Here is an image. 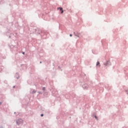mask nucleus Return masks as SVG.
Listing matches in <instances>:
<instances>
[{"label": "nucleus", "mask_w": 128, "mask_h": 128, "mask_svg": "<svg viewBox=\"0 0 128 128\" xmlns=\"http://www.w3.org/2000/svg\"><path fill=\"white\" fill-rule=\"evenodd\" d=\"M23 122L22 119H20L16 121V124L18 126H20V124H22Z\"/></svg>", "instance_id": "obj_1"}, {"label": "nucleus", "mask_w": 128, "mask_h": 128, "mask_svg": "<svg viewBox=\"0 0 128 128\" xmlns=\"http://www.w3.org/2000/svg\"><path fill=\"white\" fill-rule=\"evenodd\" d=\"M41 116H44V114H42Z\"/></svg>", "instance_id": "obj_6"}, {"label": "nucleus", "mask_w": 128, "mask_h": 128, "mask_svg": "<svg viewBox=\"0 0 128 128\" xmlns=\"http://www.w3.org/2000/svg\"><path fill=\"white\" fill-rule=\"evenodd\" d=\"M34 92H34V91H33L32 93L34 94Z\"/></svg>", "instance_id": "obj_9"}, {"label": "nucleus", "mask_w": 128, "mask_h": 128, "mask_svg": "<svg viewBox=\"0 0 128 128\" xmlns=\"http://www.w3.org/2000/svg\"><path fill=\"white\" fill-rule=\"evenodd\" d=\"M108 62H109V61H108V62H106V64H104V65H105V66H108Z\"/></svg>", "instance_id": "obj_4"}, {"label": "nucleus", "mask_w": 128, "mask_h": 128, "mask_svg": "<svg viewBox=\"0 0 128 128\" xmlns=\"http://www.w3.org/2000/svg\"><path fill=\"white\" fill-rule=\"evenodd\" d=\"M78 36V37L80 36Z\"/></svg>", "instance_id": "obj_13"}, {"label": "nucleus", "mask_w": 128, "mask_h": 128, "mask_svg": "<svg viewBox=\"0 0 128 128\" xmlns=\"http://www.w3.org/2000/svg\"><path fill=\"white\" fill-rule=\"evenodd\" d=\"M59 10H60L62 12L61 14H63L64 13V10H62V8H60Z\"/></svg>", "instance_id": "obj_2"}, {"label": "nucleus", "mask_w": 128, "mask_h": 128, "mask_svg": "<svg viewBox=\"0 0 128 128\" xmlns=\"http://www.w3.org/2000/svg\"><path fill=\"white\" fill-rule=\"evenodd\" d=\"M14 88H16V86H14V87H13Z\"/></svg>", "instance_id": "obj_8"}, {"label": "nucleus", "mask_w": 128, "mask_h": 128, "mask_svg": "<svg viewBox=\"0 0 128 128\" xmlns=\"http://www.w3.org/2000/svg\"><path fill=\"white\" fill-rule=\"evenodd\" d=\"M44 90V88H43Z\"/></svg>", "instance_id": "obj_10"}, {"label": "nucleus", "mask_w": 128, "mask_h": 128, "mask_svg": "<svg viewBox=\"0 0 128 128\" xmlns=\"http://www.w3.org/2000/svg\"><path fill=\"white\" fill-rule=\"evenodd\" d=\"M70 36H72V34H70Z\"/></svg>", "instance_id": "obj_5"}, {"label": "nucleus", "mask_w": 128, "mask_h": 128, "mask_svg": "<svg viewBox=\"0 0 128 128\" xmlns=\"http://www.w3.org/2000/svg\"><path fill=\"white\" fill-rule=\"evenodd\" d=\"M22 54H24V52H22Z\"/></svg>", "instance_id": "obj_7"}, {"label": "nucleus", "mask_w": 128, "mask_h": 128, "mask_svg": "<svg viewBox=\"0 0 128 128\" xmlns=\"http://www.w3.org/2000/svg\"><path fill=\"white\" fill-rule=\"evenodd\" d=\"M96 118V116H95Z\"/></svg>", "instance_id": "obj_11"}, {"label": "nucleus", "mask_w": 128, "mask_h": 128, "mask_svg": "<svg viewBox=\"0 0 128 128\" xmlns=\"http://www.w3.org/2000/svg\"><path fill=\"white\" fill-rule=\"evenodd\" d=\"M96 66H98V67L100 68V62H98L96 64Z\"/></svg>", "instance_id": "obj_3"}, {"label": "nucleus", "mask_w": 128, "mask_h": 128, "mask_svg": "<svg viewBox=\"0 0 128 128\" xmlns=\"http://www.w3.org/2000/svg\"><path fill=\"white\" fill-rule=\"evenodd\" d=\"M40 64H42V62H40Z\"/></svg>", "instance_id": "obj_12"}]
</instances>
